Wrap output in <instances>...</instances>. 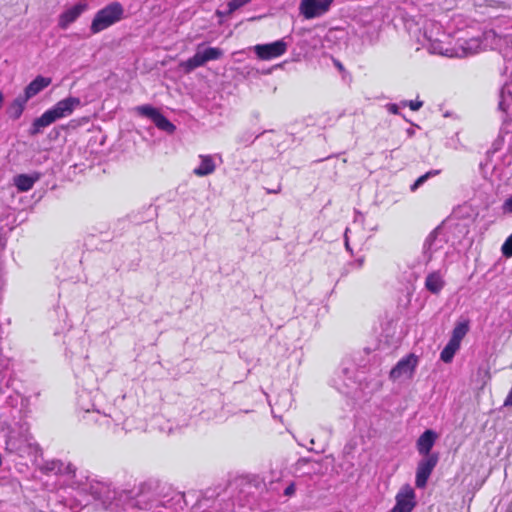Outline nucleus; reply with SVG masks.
Returning <instances> with one entry per match:
<instances>
[{"label":"nucleus","mask_w":512,"mask_h":512,"mask_svg":"<svg viewBox=\"0 0 512 512\" xmlns=\"http://www.w3.org/2000/svg\"><path fill=\"white\" fill-rule=\"evenodd\" d=\"M81 106V100L78 97L69 96L58 101L53 107L46 110L40 117L34 119L29 128V135L36 136L42 130L64 117L70 116L74 110Z\"/></svg>","instance_id":"1"},{"label":"nucleus","mask_w":512,"mask_h":512,"mask_svg":"<svg viewBox=\"0 0 512 512\" xmlns=\"http://www.w3.org/2000/svg\"><path fill=\"white\" fill-rule=\"evenodd\" d=\"M32 436L29 433V426L27 423H16L13 426H8L5 434V452L9 454H17L23 456L29 449L32 448Z\"/></svg>","instance_id":"2"},{"label":"nucleus","mask_w":512,"mask_h":512,"mask_svg":"<svg viewBox=\"0 0 512 512\" xmlns=\"http://www.w3.org/2000/svg\"><path fill=\"white\" fill-rule=\"evenodd\" d=\"M450 245L448 244V237L445 227L439 226L434 229L426 238L423 246V254L426 263L434 258H446L449 253Z\"/></svg>","instance_id":"3"},{"label":"nucleus","mask_w":512,"mask_h":512,"mask_svg":"<svg viewBox=\"0 0 512 512\" xmlns=\"http://www.w3.org/2000/svg\"><path fill=\"white\" fill-rule=\"evenodd\" d=\"M124 8L120 2H111L100 9L94 16L90 30L97 34L123 18Z\"/></svg>","instance_id":"4"},{"label":"nucleus","mask_w":512,"mask_h":512,"mask_svg":"<svg viewBox=\"0 0 512 512\" xmlns=\"http://www.w3.org/2000/svg\"><path fill=\"white\" fill-rule=\"evenodd\" d=\"M137 111L140 115L149 118L155 126L168 133L172 134L176 130V126L166 117L164 116L157 108L146 104L137 107Z\"/></svg>","instance_id":"5"},{"label":"nucleus","mask_w":512,"mask_h":512,"mask_svg":"<svg viewBox=\"0 0 512 512\" xmlns=\"http://www.w3.org/2000/svg\"><path fill=\"white\" fill-rule=\"evenodd\" d=\"M418 361L419 358L414 353L406 355L391 369L390 379L396 381L402 378H411L418 365Z\"/></svg>","instance_id":"6"},{"label":"nucleus","mask_w":512,"mask_h":512,"mask_svg":"<svg viewBox=\"0 0 512 512\" xmlns=\"http://www.w3.org/2000/svg\"><path fill=\"white\" fill-rule=\"evenodd\" d=\"M287 47V42L284 39H279L271 43L257 44L253 50L259 59L271 60L283 55L287 51Z\"/></svg>","instance_id":"7"},{"label":"nucleus","mask_w":512,"mask_h":512,"mask_svg":"<svg viewBox=\"0 0 512 512\" xmlns=\"http://www.w3.org/2000/svg\"><path fill=\"white\" fill-rule=\"evenodd\" d=\"M334 0H302L299 6L300 14L305 19H314L324 15Z\"/></svg>","instance_id":"8"},{"label":"nucleus","mask_w":512,"mask_h":512,"mask_svg":"<svg viewBox=\"0 0 512 512\" xmlns=\"http://www.w3.org/2000/svg\"><path fill=\"white\" fill-rule=\"evenodd\" d=\"M439 461V455L422 456L417 464L415 485L417 488H424L427 481Z\"/></svg>","instance_id":"9"},{"label":"nucleus","mask_w":512,"mask_h":512,"mask_svg":"<svg viewBox=\"0 0 512 512\" xmlns=\"http://www.w3.org/2000/svg\"><path fill=\"white\" fill-rule=\"evenodd\" d=\"M396 504L389 512H412L416 506L414 489L409 485H403L395 497Z\"/></svg>","instance_id":"10"},{"label":"nucleus","mask_w":512,"mask_h":512,"mask_svg":"<svg viewBox=\"0 0 512 512\" xmlns=\"http://www.w3.org/2000/svg\"><path fill=\"white\" fill-rule=\"evenodd\" d=\"M35 194H4L2 201L13 211H25L31 208L41 197L34 199Z\"/></svg>","instance_id":"11"},{"label":"nucleus","mask_w":512,"mask_h":512,"mask_svg":"<svg viewBox=\"0 0 512 512\" xmlns=\"http://www.w3.org/2000/svg\"><path fill=\"white\" fill-rule=\"evenodd\" d=\"M265 486L263 478L259 475L246 474L237 475L229 480V487L240 489V492L250 493L251 489H262Z\"/></svg>","instance_id":"12"},{"label":"nucleus","mask_w":512,"mask_h":512,"mask_svg":"<svg viewBox=\"0 0 512 512\" xmlns=\"http://www.w3.org/2000/svg\"><path fill=\"white\" fill-rule=\"evenodd\" d=\"M438 435L431 429L425 430L416 441V449L421 456L439 455L438 453H432L431 450L436 443Z\"/></svg>","instance_id":"13"},{"label":"nucleus","mask_w":512,"mask_h":512,"mask_svg":"<svg viewBox=\"0 0 512 512\" xmlns=\"http://www.w3.org/2000/svg\"><path fill=\"white\" fill-rule=\"evenodd\" d=\"M87 9V4L77 3L71 8L65 10L59 15L58 27L66 30L72 23H74L81 14Z\"/></svg>","instance_id":"14"},{"label":"nucleus","mask_w":512,"mask_h":512,"mask_svg":"<svg viewBox=\"0 0 512 512\" xmlns=\"http://www.w3.org/2000/svg\"><path fill=\"white\" fill-rule=\"evenodd\" d=\"M52 82L50 77H44L38 75L35 77L24 89V93L21 94L28 101L46 89Z\"/></svg>","instance_id":"15"},{"label":"nucleus","mask_w":512,"mask_h":512,"mask_svg":"<svg viewBox=\"0 0 512 512\" xmlns=\"http://www.w3.org/2000/svg\"><path fill=\"white\" fill-rule=\"evenodd\" d=\"M445 286L444 275L441 271H433L425 278V288L432 294H439Z\"/></svg>","instance_id":"16"},{"label":"nucleus","mask_w":512,"mask_h":512,"mask_svg":"<svg viewBox=\"0 0 512 512\" xmlns=\"http://www.w3.org/2000/svg\"><path fill=\"white\" fill-rule=\"evenodd\" d=\"M40 179L39 173L33 174H18L14 176L13 183L21 192H26L32 189L35 182Z\"/></svg>","instance_id":"17"},{"label":"nucleus","mask_w":512,"mask_h":512,"mask_svg":"<svg viewBox=\"0 0 512 512\" xmlns=\"http://www.w3.org/2000/svg\"><path fill=\"white\" fill-rule=\"evenodd\" d=\"M200 164L193 169V173L197 176H206L211 174L215 168V162L210 155H199Z\"/></svg>","instance_id":"18"},{"label":"nucleus","mask_w":512,"mask_h":512,"mask_svg":"<svg viewBox=\"0 0 512 512\" xmlns=\"http://www.w3.org/2000/svg\"><path fill=\"white\" fill-rule=\"evenodd\" d=\"M28 102L21 94L18 95L7 109L9 117L13 120H17L23 114L25 105Z\"/></svg>","instance_id":"19"},{"label":"nucleus","mask_w":512,"mask_h":512,"mask_svg":"<svg viewBox=\"0 0 512 512\" xmlns=\"http://www.w3.org/2000/svg\"><path fill=\"white\" fill-rule=\"evenodd\" d=\"M204 64L205 62L203 60L202 54L197 48L195 54L192 57L181 63V67L186 73H190L196 68L203 66Z\"/></svg>","instance_id":"20"},{"label":"nucleus","mask_w":512,"mask_h":512,"mask_svg":"<svg viewBox=\"0 0 512 512\" xmlns=\"http://www.w3.org/2000/svg\"><path fill=\"white\" fill-rule=\"evenodd\" d=\"M468 331H469L468 321L458 322L455 325V327L452 331L451 338L449 340L460 346L461 341L463 340L465 335L468 333Z\"/></svg>","instance_id":"21"},{"label":"nucleus","mask_w":512,"mask_h":512,"mask_svg":"<svg viewBox=\"0 0 512 512\" xmlns=\"http://www.w3.org/2000/svg\"><path fill=\"white\" fill-rule=\"evenodd\" d=\"M83 398H87V395H80L79 397V406L82 410H84L85 413L87 414H92V415H95L96 417H94V421L96 423H99V425H106V426H110V423H111V418L105 414H100L99 411H95V410H91L90 407H86L84 405H82L80 403V401L83 399Z\"/></svg>","instance_id":"22"},{"label":"nucleus","mask_w":512,"mask_h":512,"mask_svg":"<svg viewBox=\"0 0 512 512\" xmlns=\"http://www.w3.org/2000/svg\"><path fill=\"white\" fill-rule=\"evenodd\" d=\"M198 49L202 54L205 64L208 61L219 59L223 54L222 49L215 47H205L203 44L198 45Z\"/></svg>","instance_id":"23"},{"label":"nucleus","mask_w":512,"mask_h":512,"mask_svg":"<svg viewBox=\"0 0 512 512\" xmlns=\"http://www.w3.org/2000/svg\"><path fill=\"white\" fill-rule=\"evenodd\" d=\"M460 346L452 341H448L446 346L440 353V359L444 363H450L455 355V353L459 350Z\"/></svg>","instance_id":"24"},{"label":"nucleus","mask_w":512,"mask_h":512,"mask_svg":"<svg viewBox=\"0 0 512 512\" xmlns=\"http://www.w3.org/2000/svg\"><path fill=\"white\" fill-rule=\"evenodd\" d=\"M511 104H512V94L509 91L506 94V91L503 88L500 92L498 109L504 113H508V110H509Z\"/></svg>","instance_id":"25"},{"label":"nucleus","mask_w":512,"mask_h":512,"mask_svg":"<svg viewBox=\"0 0 512 512\" xmlns=\"http://www.w3.org/2000/svg\"><path fill=\"white\" fill-rule=\"evenodd\" d=\"M439 173V170H431V171H428L427 173L421 175L420 177H418L414 183L410 186V189L412 191H415L417 190L424 182H426L430 177L432 176H435Z\"/></svg>","instance_id":"26"},{"label":"nucleus","mask_w":512,"mask_h":512,"mask_svg":"<svg viewBox=\"0 0 512 512\" xmlns=\"http://www.w3.org/2000/svg\"><path fill=\"white\" fill-rule=\"evenodd\" d=\"M250 1L251 0H230L227 3L228 10L226 11V15L235 12L239 8H241L244 5L248 4Z\"/></svg>","instance_id":"27"},{"label":"nucleus","mask_w":512,"mask_h":512,"mask_svg":"<svg viewBox=\"0 0 512 512\" xmlns=\"http://www.w3.org/2000/svg\"><path fill=\"white\" fill-rule=\"evenodd\" d=\"M501 251L505 257H512V234L503 243Z\"/></svg>","instance_id":"28"},{"label":"nucleus","mask_w":512,"mask_h":512,"mask_svg":"<svg viewBox=\"0 0 512 512\" xmlns=\"http://www.w3.org/2000/svg\"><path fill=\"white\" fill-rule=\"evenodd\" d=\"M402 107L408 106L412 111H418L423 106V101L419 100H403L401 102Z\"/></svg>","instance_id":"29"},{"label":"nucleus","mask_w":512,"mask_h":512,"mask_svg":"<svg viewBox=\"0 0 512 512\" xmlns=\"http://www.w3.org/2000/svg\"><path fill=\"white\" fill-rule=\"evenodd\" d=\"M472 44H475L476 47H479V43L476 40H472L471 42H466V46L463 47V55H472L476 52V50L473 48Z\"/></svg>","instance_id":"30"},{"label":"nucleus","mask_w":512,"mask_h":512,"mask_svg":"<svg viewBox=\"0 0 512 512\" xmlns=\"http://www.w3.org/2000/svg\"><path fill=\"white\" fill-rule=\"evenodd\" d=\"M353 232V229L352 228H346L345 229V233H344V243H345V248L347 251H349L350 253H352V249L350 247V243H349V234H351Z\"/></svg>","instance_id":"31"},{"label":"nucleus","mask_w":512,"mask_h":512,"mask_svg":"<svg viewBox=\"0 0 512 512\" xmlns=\"http://www.w3.org/2000/svg\"><path fill=\"white\" fill-rule=\"evenodd\" d=\"M386 109L391 113V114H394V115H399L400 112H399V105L396 104V103H388L386 105Z\"/></svg>","instance_id":"32"},{"label":"nucleus","mask_w":512,"mask_h":512,"mask_svg":"<svg viewBox=\"0 0 512 512\" xmlns=\"http://www.w3.org/2000/svg\"><path fill=\"white\" fill-rule=\"evenodd\" d=\"M502 210L504 213H512V196L503 203Z\"/></svg>","instance_id":"33"},{"label":"nucleus","mask_w":512,"mask_h":512,"mask_svg":"<svg viewBox=\"0 0 512 512\" xmlns=\"http://www.w3.org/2000/svg\"><path fill=\"white\" fill-rule=\"evenodd\" d=\"M295 491H296L295 484H294V483H291V484H289V485L285 488V490H284V495H285V496H289V497H290V496L294 495Z\"/></svg>","instance_id":"34"},{"label":"nucleus","mask_w":512,"mask_h":512,"mask_svg":"<svg viewBox=\"0 0 512 512\" xmlns=\"http://www.w3.org/2000/svg\"><path fill=\"white\" fill-rule=\"evenodd\" d=\"M61 463L53 461L50 466H47V469L50 471H57L60 472V466Z\"/></svg>","instance_id":"35"},{"label":"nucleus","mask_w":512,"mask_h":512,"mask_svg":"<svg viewBox=\"0 0 512 512\" xmlns=\"http://www.w3.org/2000/svg\"><path fill=\"white\" fill-rule=\"evenodd\" d=\"M363 262H364V259L359 258L355 262H353L352 265H354L356 268H361L363 265Z\"/></svg>","instance_id":"36"},{"label":"nucleus","mask_w":512,"mask_h":512,"mask_svg":"<svg viewBox=\"0 0 512 512\" xmlns=\"http://www.w3.org/2000/svg\"><path fill=\"white\" fill-rule=\"evenodd\" d=\"M358 214V212H356ZM359 216L361 217V219H358V217H356L355 221H354V225L355 226H359L361 223L360 221H362V215L359 213Z\"/></svg>","instance_id":"37"},{"label":"nucleus","mask_w":512,"mask_h":512,"mask_svg":"<svg viewBox=\"0 0 512 512\" xmlns=\"http://www.w3.org/2000/svg\"><path fill=\"white\" fill-rule=\"evenodd\" d=\"M217 16L221 19L222 17H224V11L218 9L217 12H216Z\"/></svg>","instance_id":"38"},{"label":"nucleus","mask_w":512,"mask_h":512,"mask_svg":"<svg viewBox=\"0 0 512 512\" xmlns=\"http://www.w3.org/2000/svg\"><path fill=\"white\" fill-rule=\"evenodd\" d=\"M407 134H408V136H410V137H411V136H413V135H414V130H413V129H411V128L407 129Z\"/></svg>","instance_id":"39"},{"label":"nucleus","mask_w":512,"mask_h":512,"mask_svg":"<svg viewBox=\"0 0 512 512\" xmlns=\"http://www.w3.org/2000/svg\"><path fill=\"white\" fill-rule=\"evenodd\" d=\"M5 246V242L2 240V238L0 237V248L3 249Z\"/></svg>","instance_id":"40"},{"label":"nucleus","mask_w":512,"mask_h":512,"mask_svg":"<svg viewBox=\"0 0 512 512\" xmlns=\"http://www.w3.org/2000/svg\"><path fill=\"white\" fill-rule=\"evenodd\" d=\"M266 192L272 193V192H278V191H277V190H275V189H267V191H266Z\"/></svg>","instance_id":"41"},{"label":"nucleus","mask_w":512,"mask_h":512,"mask_svg":"<svg viewBox=\"0 0 512 512\" xmlns=\"http://www.w3.org/2000/svg\"><path fill=\"white\" fill-rule=\"evenodd\" d=\"M251 138H252V135H249V137H248V138H246V141L251 140V142H254V139H251Z\"/></svg>","instance_id":"42"},{"label":"nucleus","mask_w":512,"mask_h":512,"mask_svg":"<svg viewBox=\"0 0 512 512\" xmlns=\"http://www.w3.org/2000/svg\"><path fill=\"white\" fill-rule=\"evenodd\" d=\"M251 138H252V135H249V137H248V138H246V141L251 140V142H254V139H251Z\"/></svg>","instance_id":"43"},{"label":"nucleus","mask_w":512,"mask_h":512,"mask_svg":"<svg viewBox=\"0 0 512 512\" xmlns=\"http://www.w3.org/2000/svg\"><path fill=\"white\" fill-rule=\"evenodd\" d=\"M251 138H252V135H249V137H248V138H246V141L251 140V142H254V139H251Z\"/></svg>","instance_id":"44"},{"label":"nucleus","mask_w":512,"mask_h":512,"mask_svg":"<svg viewBox=\"0 0 512 512\" xmlns=\"http://www.w3.org/2000/svg\"><path fill=\"white\" fill-rule=\"evenodd\" d=\"M251 138H252V135H249V137H248V138H246V141L251 140V142H254V139H251Z\"/></svg>","instance_id":"45"},{"label":"nucleus","mask_w":512,"mask_h":512,"mask_svg":"<svg viewBox=\"0 0 512 512\" xmlns=\"http://www.w3.org/2000/svg\"><path fill=\"white\" fill-rule=\"evenodd\" d=\"M344 373H348V368H343Z\"/></svg>","instance_id":"46"}]
</instances>
